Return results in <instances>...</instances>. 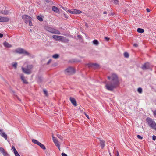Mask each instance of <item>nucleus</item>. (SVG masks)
<instances>
[{
  "mask_svg": "<svg viewBox=\"0 0 156 156\" xmlns=\"http://www.w3.org/2000/svg\"><path fill=\"white\" fill-rule=\"evenodd\" d=\"M107 78L109 81L107 82L106 84V89L109 91H113L120 84L118 76L116 74L113 73L108 76Z\"/></svg>",
  "mask_w": 156,
  "mask_h": 156,
  "instance_id": "obj_1",
  "label": "nucleus"
},
{
  "mask_svg": "<svg viewBox=\"0 0 156 156\" xmlns=\"http://www.w3.org/2000/svg\"><path fill=\"white\" fill-rule=\"evenodd\" d=\"M146 121L148 126L156 131V123L150 117H147Z\"/></svg>",
  "mask_w": 156,
  "mask_h": 156,
  "instance_id": "obj_2",
  "label": "nucleus"
},
{
  "mask_svg": "<svg viewBox=\"0 0 156 156\" xmlns=\"http://www.w3.org/2000/svg\"><path fill=\"white\" fill-rule=\"evenodd\" d=\"M46 30L52 34H61L60 32L58 30L50 27H47Z\"/></svg>",
  "mask_w": 156,
  "mask_h": 156,
  "instance_id": "obj_3",
  "label": "nucleus"
},
{
  "mask_svg": "<svg viewBox=\"0 0 156 156\" xmlns=\"http://www.w3.org/2000/svg\"><path fill=\"white\" fill-rule=\"evenodd\" d=\"M15 52L19 54H24L27 55H29L30 53L27 52L25 49L21 48H18L16 49L15 50Z\"/></svg>",
  "mask_w": 156,
  "mask_h": 156,
  "instance_id": "obj_4",
  "label": "nucleus"
},
{
  "mask_svg": "<svg viewBox=\"0 0 156 156\" xmlns=\"http://www.w3.org/2000/svg\"><path fill=\"white\" fill-rule=\"evenodd\" d=\"M75 70L73 68L69 67L65 70V73L68 75H72L75 73Z\"/></svg>",
  "mask_w": 156,
  "mask_h": 156,
  "instance_id": "obj_5",
  "label": "nucleus"
},
{
  "mask_svg": "<svg viewBox=\"0 0 156 156\" xmlns=\"http://www.w3.org/2000/svg\"><path fill=\"white\" fill-rule=\"evenodd\" d=\"M141 68L143 70L149 69L150 68V64L148 62L144 63L141 67Z\"/></svg>",
  "mask_w": 156,
  "mask_h": 156,
  "instance_id": "obj_6",
  "label": "nucleus"
},
{
  "mask_svg": "<svg viewBox=\"0 0 156 156\" xmlns=\"http://www.w3.org/2000/svg\"><path fill=\"white\" fill-rule=\"evenodd\" d=\"M22 17L25 20L26 23H27L29 21L31 20V17L27 15H23L22 16Z\"/></svg>",
  "mask_w": 156,
  "mask_h": 156,
  "instance_id": "obj_7",
  "label": "nucleus"
},
{
  "mask_svg": "<svg viewBox=\"0 0 156 156\" xmlns=\"http://www.w3.org/2000/svg\"><path fill=\"white\" fill-rule=\"evenodd\" d=\"M89 68H93L94 69H97L99 67V65L97 63H89L87 64Z\"/></svg>",
  "mask_w": 156,
  "mask_h": 156,
  "instance_id": "obj_8",
  "label": "nucleus"
},
{
  "mask_svg": "<svg viewBox=\"0 0 156 156\" xmlns=\"http://www.w3.org/2000/svg\"><path fill=\"white\" fill-rule=\"evenodd\" d=\"M59 40L64 43H68L69 41V40L67 39L66 37L62 36H61L60 38L59 39Z\"/></svg>",
  "mask_w": 156,
  "mask_h": 156,
  "instance_id": "obj_9",
  "label": "nucleus"
},
{
  "mask_svg": "<svg viewBox=\"0 0 156 156\" xmlns=\"http://www.w3.org/2000/svg\"><path fill=\"white\" fill-rule=\"evenodd\" d=\"M9 20V19L8 17L0 16V22H6Z\"/></svg>",
  "mask_w": 156,
  "mask_h": 156,
  "instance_id": "obj_10",
  "label": "nucleus"
},
{
  "mask_svg": "<svg viewBox=\"0 0 156 156\" xmlns=\"http://www.w3.org/2000/svg\"><path fill=\"white\" fill-rule=\"evenodd\" d=\"M98 139L99 140L101 148L102 149L103 148L105 145V141L103 140L100 139V138H98Z\"/></svg>",
  "mask_w": 156,
  "mask_h": 156,
  "instance_id": "obj_11",
  "label": "nucleus"
},
{
  "mask_svg": "<svg viewBox=\"0 0 156 156\" xmlns=\"http://www.w3.org/2000/svg\"><path fill=\"white\" fill-rule=\"evenodd\" d=\"M0 134L3 137L5 140L7 139V135L3 131L2 129H1L0 130Z\"/></svg>",
  "mask_w": 156,
  "mask_h": 156,
  "instance_id": "obj_12",
  "label": "nucleus"
},
{
  "mask_svg": "<svg viewBox=\"0 0 156 156\" xmlns=\"http://www.w3.org/2000/svg\"><path fill=\"white\" fill-rule=\"evenodd\" d=\"M22 69L23 71L26 74H29L31 73V71L30 69L23 67L22 68Z\"/></svg>",
  "mask_w": 156,
  "mask_h": 156,
  "instance_id": "obj_13",
  "label": "nucleus"
},
{
  "mask_svg": "<svg viewBox=\"0 0 156 156\" xmlns=\"http://www.w3.org/2000/svg\"><path fill=\"white\" fill-rule=\"evenodd\" d=\"M70 100L71 102L74 106H76L77 105L76 101L74 98L70 97Z\"/></svg>",
  "mask_w": 156,
  "mask_h": 156,
  "instance_id": "obj_14",
  "label": "nucleus"
},
{
  "mask_svg": "<svg viewBox=\"0 0 156 156\" xmlns=\"http://www.w3.org/2000/svg\"><path fill=\"white\" fill-rule=\"evenodd\" d=\"M53 141L54 142L56 146L59 148V149L60 145L59 144L58 141L56 139V138L55 137H53Z\"/></svg>",
  "mask_w": 156,
  "mask_h": 156,
  "instance_id": "obj_15",
  "label": "nucleus"
},
{
  "mask_svg": "<svg viewBox=\"0 0 156 156\" xmlns=\"http://www.w3.org/2000/svg\"><path fill=\"white\" fill-rule=\"evenodd\" d=\"M20 79H21L22 81H23L24 83L27 84L28 82L27 81L26 79H25L24 77L23 74H21L20 75Z\"/></svg>",
  "mask_w": 156,
  "mask_h": 156,
  "instance_id": "obj_16",
  "label": "nucleus"
},
{
  "mask_svg": "<svg viewBox=\"0 0 156 156\" xmlns=\"http://www.w3.org/2000/svg\"><path fill=\"white\" fill-rule=\"evenodd\" d=\"M52 10L56 13H58L59 10L58 8L55 6H53L52 7Z\"/></svg>",
  "mask_w": 156,
  "mask_h": 156,
  "instance_id": "obj_17",
  "label": "nucleus"
},
{
  "mask_svg": "<svg viewBox=\"0 0 156 156\" xmlns=\"http://www.w3.org/2000/svg\"><path fill=\"white\" fill-rule=\"evenodd\" d=\"M73 12L74 14H79L82 12L81 11L76 9H74L73 10Z\"/></svg>",
  "mask_w": 156,
  "mask_h": 156,
  "instance_id": "obj_18",
  "label": "nucleus"
},
{
  "mask_svg": "<svg viewBox=\"0 0 156 156\" xmlns=\"http://www.w3.org/2000/svg\"><path fill=\"white\" fill-rule=\"evenodd\" d=\"M3 45L6 48H10L12 47V45L9 44L8 43L5 42L4 43Z\"/></svg>",
  "mask_w": 156,
  "mask_h": 156,
  "instance_id": "obj_19",
  "label": "nucleus"
},
{
  "mask_svg": "<svg viewBox=\"0 0 156 156\" xmlns=\"http://www.w3.org/2000/svg\"><path fill=\"white\" fill-rule=\"evenodd\" d=\"M9 11L7 10H2L1 13L4 15H7L9 13Z\"/></svg>",
  "mask_w": 156,
  "mask_h": 156,
  "instance_id": "obj_20",
  "label": "nucleus"
},
{
  "mask_svg": "<svg viewBox=\"0 0 156 156\" xmlns=\"http://www.w3.org/2000/svg\"><path fill=\"white\" fill-rule=\"evenodd\" d=\"M60 36H58L56 35H53L52 36V37L53 39H55L56 41L59 40V39L61 37Z\"/></svg>",
  "mask_w": 156,
  "mask_h": 156,
  "instance_id": "obj_21",
  "label": "nucleus"
},
{
  "mask_svg": "<svg viewBox=\"0 0 156 156\" xmlns=\"http://www.w3.org/2000/svg\"><path fill=\"white\" fill-rule=\"evenodd\" d=\"M38 145L43 150H45L46 149L45 146L44 145L42 144L41 143H40Z\"/></svg>",
  "mask_w": 156,
  "mask_h": 156,
  "instance_id": "obj_22",
  "label": "nucleus"
},
{
  "mask_svg": "<svg viewBox=\"0 0 156 156\" xmlns=\"http://www.w3.org/2000/svg\"><path fill=\"white\" fill-rule=\"evenodd\" d=\"M93 44L95 45H98L99 44L98 41L97 40H93Z\"/></svg>",
  "mask_w": 156,
  "mask_h": 156,
  "instance_id": "obj_23",
  "label": "nucleus"
},
{
  "mask_svg": "<svg viewBox=\"0 0 156 156\" xmlns=\"http://www.w3.org/2000/svg\"><path fill=\"white\" fill-rule=\"evenodd\" d=\"M137 31L140 33H143L144 32V30L143 29L138 28L137 29Z\"/></svg>",
  "mask_w": 156,
  "mask_h": 156,
  "instance_id": "obj_24",
  "label": "nucleus"
},
{
  "mask_svg": "<svg viewBox=\"0 0 156 156\" xmlns=\"http://www.w3.org/2000/svg\"><path fill=\"white\" fill-rule=\"evenodd\" d=\"M32 142L36 144H37V145L39 144L40 143L37 140L33 139L32 140Z\"/></svg>",
  "mask_w": 156,
  "mask_h": 156,
  "instance_id": "obj_25",
  "label": "nucleus"
},
{
  "mask_svg": "<svg viewBox=\"0 0 156 156\" xmlns=\"http://www.w3.org/2000/svg\"><path fill=\"white\" fill-rule=\"evenodd\" d=\"M59 57V55L58 54H55L52 56V57L55 58H57Z\"/></svg>",
  "mask_w": 156,
  "mask_h": 156,
  "instance_id": "obj_26",
  "label": "nucleus"
},
{
  "mask_svg": "<svg viewBox=\"0 0 156 156\" xmlns=\"http://www.w3.org/2000/svg\"><path fill=\"white\" fill-rule=\"evenodd\" d=\"M37 19L40 21H42L43 20V18L41 16H38L37 17Z\"/></svg>",
  "mask_w": 156,
  "mask_h": 156,
  "instance_id": "obj_27",
  "label": "nucleus"
},
{
  "mask_svg": "<svg viewBox=\"0 0 156 156\" xmlns=\"http://www.w3.org/2000/svg\"><path fill=\"white\" fill-rule=\"evenodd\" d=\"M2 153L4 156H9V154H8L7 152L5 151Z\"/></svg>",
  "mask_w": 156,
  "mask_h": 156,
  "instance_id": "obj_28",
  "label": "nucleus"
},
{
  "mask_svg": "<svg viewBox=\"0 0 156 156\" xmlns=\"http://www.w3.org/2000/svg\"><path fill=\"white\" fill-rule=\"evenodd\" d=\"M124 56L125 57L127 58L129 57V54L127 52H125L124 54Z\"/></svg>",
  "mask_w": 156,
  "mask_h": 156,
  "instance_id": "obj_29",
  "label": "nucleus"
},
{
  "mask_svg": "<svg viewBox=\"0 0 156 156\" xmlns=\"http://www.w3.org/2000/svg\"><path fill=\"white\" fill-rule=\"evenodd\" d=\"M137 91L139 93H141L142 92V88L140 87L138 88Z\"/></svg>",
  "mask_w": 156,
  "mask_h": 156,
  "instance_id": "obj_30",
  "label": "nucleus"
},
{
  "mask_svg": "<svg viewBox=\"0 0 156 156\" xmlns=\"http://www.w3.org/2000/svg\"><path fill=\"white\" fill-rule=\"evenodd\" d=\"M112 1H113L112 2L116 5H117L118 4L119 1L118 0H112Z\"/></svg>",
  "mask_w": 156,
  "mask_h": 156,
  "instance_id": "obj_31",
  "label": "nucleus"
},
{
  "mask_svg": "<svg viewBox=\"0 0 156 156\" xmlns=\"http://www.w3.org/2000/svg\"><path fill=\"white\" fill-rule=\"evenodd\" d=\"M43 91L45 95L47 96L48 94L47 91L45 89H43Z\"/></svg>",
  "mask_w": 156,
  "mask_h": 156,
  "instance_id": "obj_32",
  "label": "nucleus"
},
{
  "mask_svg": "<svg viewBox=\"0 0 156 156\" xmlns=\"http://www.w3.org/2000/svg\"><path fill=\"white\" fill-rule=\"evenodd\" d=\"M12 66L14 67L15 68H16L17 64V63H15L12 64Z\"/></svg>",
  "mask_w": 156,
  "mask_h": 156,
  "instance_id": "obj_33",
  "label": "nucleus"
},
{
  "mask_svg": "<svg viewBox=\"0 0 156 156\" xmlns=\"http://www.w3.org/2000/svg\"><path fill=\"white\" fill-rule=\"evenodd\" d=\"M5 151L4 149L2 147H0V152H1L2 153Z\"/></svg>",
  "mask_w": 156,
  "mask_h": 156,
  "instance_id": "obj_34",
  "label": "nucleus"
},
{
  "mask_svg": "<svg viewBox=\"0 0 156 156\" xmlns=\"http://www.w3.org/2000/svg\"><path fill=\"white\" fill-rule=\"evenodd\" d=\"M42 80L41 77H39L38 78V82H40L42 81Z\"/></svg>",
  "mask_w": 156,
  "mask_h": 156,
  "instance_id": "obj_35",
  "label": "nucleus"
},
{
  "mask_svg": "<svg viewBox=\"0 0 156 156\" xmlns=\"http://www.w3.org/2000/svg\"><path fill=\"white\" fill-rule=\"evenodd\" d=\"M28 22L29 23V24L30 26H31L32 25V23L31 22V20H30V21H29Z\"/></svg>",
  "mask_w": 156,
  "mask_h": 156,
  "instance_id": "obj_36",
  "label": "nucleus"
},
{
  "mask_svg": "<svg viewBox=\"0 0 156 156\" xmlns=\"http://www.w3.org/2000/svg\"><path fill=\"white\" fill-rule=\"evenodd\" d=\"M137 137L139 139H143V137L140 135H138L137 136Z\"/></svg>",
  "mask_w": 156,
  "mask_h": 156,
  "instance_id": "obj_37",
  "label": "nucleus"
},
{
  "mask_svg": "<svg viewBox=\"0 0 156 156\" xmlns=\"http://www.w3.org/2000/svg\"><path fill=\"white\" fill-rule=\"evenodd\" d=\"M57 136L61 139H62V137L60 135L58 134L57 135Z\"/></svg>",
  "mask_w": 156,
  "mask_h": 156,
  "instance_id": "obj_38",
  "label": "nucleus"
},
{
  "mask_svg": "<svg viewBox=\"0 0 156 156\" xmlns=\"http://www.w3.org/2000/svg\"><path fill=\"white\" fill-rule=\"evenodd\" d=\"M68 12H69V13H71L74 14L73 11H72L70 10H68Z\"/></svg>",
  "mask_w": 156,
  "mask_h": 156,
  "instance_id": "obj_39",
  "label": "nucleus"
},
{
  "mask_svg": "<svg viewBox=\"0 0 156 156\" xmlns=\"http://www.w3.org/2000/svg\"><path fill=\"white\" fill-rule=\"evenodd\" d=\"M156 136H155L154 135H153V136H152V139L154 140H156Z\"/></svg>",
  "mask_w": 156,
  "mask_h": 156,
  "instance_id": "obj_40",
  "label": "nucleus"
},
{
  "mask_svg": "<svg viewBox=\"0 0 156 156\" xmlns=\"http://www.w3.org/2000/svg\"><path fill=\"white\" fill-rule=\"evenodd\" d=\"M51 59H50L48 61V62H47V65H48L49 64L50 62H51Z\"/></svg>",
  "mask_w": 156,
  "mask_h": 156,
  "instance_id": "obj_41",
  "label": "nucleus"
},
{
  "mask_svg": "<svg viewBox=\"0 0 156 156\" xmlns=\"http://www.w3.org/2000/svg\"><path fill=\"white\" fill-rule=\"evenodd\" d=\"M105 40H106L107 41H108L109 40V38L107 37H105Z\"/></svg>",
  "mask_w": 156,
  "mask_h": 156,
  "instance_id": "obj_42",
  "label": "nucleus"
},
{
  "mask_svg": "<svg viewBox=\"0 0 156 156\" xmlns=\"http://www.w3.org/2000/svg\"><path fill=\"white\" fill-rule=\"evenodd\" d=\"M62 156H67V155L65 153H62Z\"/></svg>",
  "mask_w": 156,
  "mask_h": 156,
  "instance_id": "obj_43",
  "label": "nucleus"
},
{
  "mask_svg": "<svg viewBox=\"0 0 156 156\" xmlns=\"http://www.w3.org/2000/svg\"><path fill=\"white\" fill-rule=\"evenodd\" d=\"M27 67H29L30 68H32V67H33V66L32 65H29V66H27Z\"/></svg>",
  "mask_w": 156,
  "mask_h": 156,
  "instance_id": "obj_44",
  "label": "nucleus"
},
{
  "mask_svg": "<svg viewBox=\"0 0 156 156\" xmlns=\"http://www.w3.org/2000/svg\"><path fill=\"white\" fill-rule=\"evenodd\" d=\"M12 149L13 151H15V150H16L15 147L13 146H12Z\"/></svg>",
  "mask_w": 156,
  "mask_h": 156,
  "instance_id": "obj_45",
  "label": "nucleus"
},
{
  "mask_svg": "<svg viewBox=\"0 0 156 156\" xmlns=\"http://www.w3.org/2000/svg\"><path fill=\"white\" fill-rule=\"evenodd\" d=\"M64 16L65 17V18H68V16L67 15H66V14H64Z\"/></svg>",
  "mask_w": 156,
  "mask_h": 156,
  "instance_id": "obj_46",
  "label": "nucleus"
},
{
  "mask_svg": "<svg viewBox=\"0 0 156 156\" xmlns=\"http://www.w3.org/2000/svg\"><path fill=\"white\" fill-rule=\"evenodd\" d=\"M138 44H133V46L136 47H137V46H138Z\"/></svg>",
  "mask_w": 156,
  "mask_h": 156,
  "instance_id": "obj_47",
  "label": "nucleus"
},
{
  "mask_svg": "<svg viewBox=\"0 0 156 156\" xmlns=\"http://www.w3.org/2000/svg\"><path fill=\"white\" fill-rule=\"evenodd\" d=\"M3 34H2L0 33V38H2L3 37Z\"/></svg>",
  "mask_w": 156,
  "mask_h": 156,
  "instance_id": "obj_48",
  "label": "nucleus"
},
{
  "mask_svg": "<svg viewBox=\"0 0 156 156\" xmlns=\"http://www.w3.org/2000/svg\"><path fill=\"white\" fill-rule=\"evenodd\" d=\"M146 10L148 12H150V10L148 8L146 9Z\"/></svg>",
  "mask_w": 156,
  "mask_h": 156,
  "instance_id": "obj_49",
  "label": "nucleus"
},
{
  "mask_svg": "<svg viewBox=\"0 0 156 156\" xmlns=\"http://www.w3.org/2000/svg\"><path fill=\"white\" fill-rule=\"evenodd\" d=\"M14 154H16L17 153H18L17 151L16 150H15V151H14Z\"/></svg>",
  "mask_w": 156,
  "mask_h": 156,
  "instance_id": "obj_50",
  "label": "nucleus"
},
{
  "mask_svg": "<svg viewBox=\"0 0 156 156\" xmlns=\"http://www.w3.org/2000/svg\"><path fill=\"white\" fill-rule=\"evenodd\" d=\"M15 155V156H20V155L19 154L18 152Z\"/></svg>",
  "mask_w": 156,
  "mask_h": 156,
  "instance_id": "obj_51",
  "label": "nucleus"
},
{
  "mask_svg": "<svg viewBox=\"0 0 156 156\" xmlns=\"http://www.w3.org/2000/svg\"><path fill=\"white\" fill-rule=\"evenodd\" d=\"M62 9H63L64 10H66H66H67V9H67V8H66V7H65V8L63 7V8H62Z\"/></svg>",
  "mask_w": 156,
  "mask_h": 156,
  "instance_id": "obj_52",
  "label": "nucleus"
},
{
  "mask_svg": "<svg viewBox=\"0 0 156 156\" xmlns=\"http://www.w3.org/2000/svg\"><path fill=\"white\" fill-rule=\"evenodd\" d=\"M85 115H86V117L87 118H88V119H89V117L88 115H87V114H86V113H85Z\"/></svg>",
  "mask_w": 156,
  "mask_h": 156,
  "instance_id": "obj_53",
  "label": "nucleus"
},
{
  "mask_svg": "<svg viewBox=\"0 0 156 156\" xmlns=\"http://www.w3.org/2000/svg\"><path fill=\"white\" fill-rule=\"evenodd\" d=\"M117 156H119V154L118 151H117Z\"/></svg>",
  "mask_w": 156,
  "mask_h": 156,
  "instance_id": "obj_54",
  "label": "nucleus"
},
{
  "mask_svg": "<svg viewBox=\"0 0 156 156\" xmlns=\"http://www.w3.org/2000/svg\"><path fill=\"white\" fill-rule=\"evenodd\" d=\"M103 14H107V12L106 11H104L103 12Z\"/></svg>",
  "mask_w": 156,
  "mask_h": 156,
  "instance_id": "obj_55",
  "label": "nucleus"
},
{
  "mask_svg": "<svg viewBox=\"0 0 156 156\" xmlns=\"http://www.w3.org/2000/svg\"><path fill=\"white\" fill-rule=\"evenodd\" d=\"M1 10H0V13H1Z\"/></svg>",
  "mask_w": 156,
  "mask_h": 156,
  "instance_id": "obj_56",
  "label": "nucleus"
},
{
  "mask_svg": "<svg viewBox=\"0 0 156 156\" xmlns=\"http://www.w3.org/2000/svg\"><path fill=\"white\" fill-rule=\"evenodd\" d=\"M78 37H80V36H79V35H78Z\"/></svg>",
  "mask_w": 156,
  "mask_h": 156,
  "instance_id": "obj_57",
  "label": "nucleus"
},
{
  "mask_svg": "<svg viewBox=\"0 0 156 156\" xmlns=\"http://www.w3.org/2000/svg\"><path fill=\"white\" fill-rule=\"evenodd\" d=\"M78 37H80V36H79V35H78Z\"/></svg>",
  "mask_w": 156,
  "mask_h": 156,
  "instance_id": "obj_58",
  "label": "nucleus"
}]
</instances>
